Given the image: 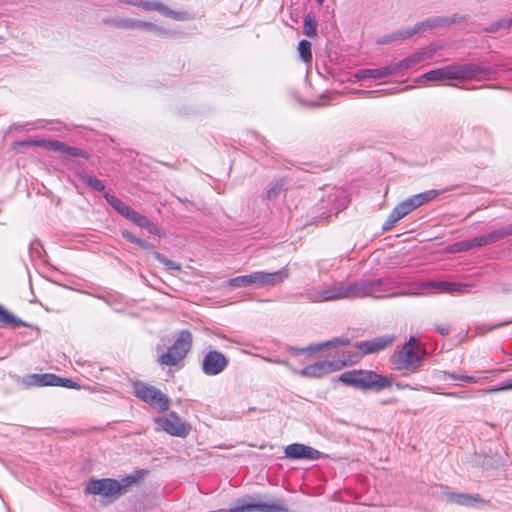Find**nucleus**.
I'll return each instance as SVG.
<instances>
[{
  "instance_id": "39",
  "label": "nucleus",
  "mask_w": 512,
  "mask_h": 512,
  "mask_svg": "<svg viewBox=\"0 0 512 512\" xmlns=\"http://www.w3.org/2000/svg\"><path fill=\"white\" fill-rule=\"evenodd\" d=\"M443 375H444L443 376L444 380L450 379V380H455V381H463L466 383H476L477 382V378L473 377V376L459 375V374L449 373V372H444Z\"/></svg>"
},
{
  "instance_id": "63",
  "label": "nucleus",
  "mask_w": 512,
  "mask_h": 512,
  "mask_svg": "<svg viewBox=\"0 0 512 512\" xmlns=\"http://www.w3.org/2000/svg\"><path fill=\"white\" fill-rule=\"evenodd\" d=\"M447 395H448V396H454V395H455V393H448Z\"/></svg>"
},
{
  "instance_id": "48",
  "label": "nucleus",
  "mask_w": 512,
  "mask_h": 512,
  "mask_svg": "<svg viewBox=\"0 0 512 512\" xmlns=\"http://www.w3.org/2000/svg\"><path fill=\"white\" fill-rule=\"evenodd\" d=\"M62 153L65 155H68L70 157L84 156L83 152L80 149H78L76 147L68 146L66 144H64Z\"/></svg>"
},
{
  "instance_id": "9",
  "label": "nucleus",
  "mask_w": 512,
  "mask_h": 512,
  "mask_svg": "<svg viewBox=\"0 0 512 512\" xmlns=\"http://www.w3.org/2000/svg\"><path fill=\"white\" fill-rule=\"evenodd\" d=\"M135 396L160 412L169 409L170 400L166 394L152 385L136 381L132 385Z\"/></svg>"
},
{
  "instance_id": "42",
  "label": "nucleus",
  "mask_w": 512,
  "mask_h": 512,
  "mask_svg": "<svg viewBox=\"0 0 512 512\" xmlns=\"http://www.w3.org/2000/svg\"><path fill=\"white\" fill-rule=\"evenodd\" d=\"M398 43H401L415 35L413 26L406 27L395 31Z\"/></svg>"
},
{
  "instance_id": "45",
  "label": "nucleus",
  "mask_w": 512,
  "mask_h": 512,
  "mask_svg": "<svg viewBox=\"0 0 512 512\" xmlns=\"http://www.w3.org/2000/svg\"><path fill=\"white\" fill-rule=\"evenodd\" d=\"M468 244H469V249H473V248H477V247H482V246H485V245H488L487 244V239L485 237V235H482V236H479V237H475L471 240H468Z\"/></svg>"
},
{
  "instance_id": "2",
  "label": "nucleus",
  "mask_w": 512,
  "mask_h": 512,
  "mask_svg": "<svg viewBox=\"0 0 512 512\" xmlns=\"http://www.w3.org/2000/svg\"><path fill=\"white\" fill-rule=\"evenodd\" d=\"M482 66H441L424 73L415 80L419 86L428 83L449 84L452 80H463L474 77Z\"/></svg>"
},
{
  "instance_id": "57",
  "label": "nucleus",
  "mask_w": 512,
  "mask_h": 512,
  "mask_svg": "<svg viewBox=\"0 0 512 512\" xmlns=\"http://www.w3.org/2000/svg\"><path fill=\"white\" fill-rule=\"evenodd\" d=\"M437 331L441 335L445 336V335H447L449 333V327L448 326H439V327H437Z\"/></svg>"
},
{
  "instance_id": "62",
  "label": "nucleus",
  "mask_w": 512,
  "mask_h": 512,
  "mask_svg": "<svg viewBox=\"0 0 512 512\" xmlns=\"http://www.w3.org/2000/svg\"><path fill=\"white\" fill-rule=\"evenodd\" d=\"M325 0H316L317 4L322 5Z\"/></svg>"
},
{
  "instance_id": "37",
  "label": "nucleus",
  "mask_w": 512,
  "mask_h": 512,
  "mask_svg": "<svg viewBox=\"0 0 512 512\" xmlns=\"http://www.w3.org/2000/svg\"><path fill=\"white\" fill-rule=\"evenodd\" d=\"M298 51L304 62H309L312 58L311 43L307 40H301L298 44Z\"/></svg>"
},
{
  "instance_id": "17",
  "label": "nucleus",
  "mask_w": 512,
  "mask_h": 512,
  "mask_svg": "<svg viewBox=\"0 0 512 512\" xmlns=\"http://www.w3.org/2000/svg\"><path fill=\"white\" fill-rule=\"evenodd\" d=\"M229 359L217 350H210L204 356L201 364L205 375L215 376L222 373L228 366Z\"/></svg>"
},
{
  "instance_id": "28",
  "label": "nucleus",
  "mask_w": 512,
  "mask_h": 512,
  "mask_svg": "<svg viewBox=\"0 0 512 512\" xmlns=\"http://www.w3.org/2000/svg\"><path fill=\"white\" fill-rule=\"evenodd\" d=\"M0 324L3 326L20 327L27 324L20 318L15 317L2 305H0Z\"/></svg>"
},
{
  "instance_id": "36",
  "label": "nucleus",
  "mask_w": 512,
  "mask_h": 512,
  "mask_svg": "<svg viewBox=\"0 0 512 512\" xmlns=\"http://www.w3.org/2000/svg\"><path fill=\"white\" fill-rule=\"evenodd\" d=\"M317 22L311 16L306 15L304 18L303 32L308 37L316 36Z\"/></svg>"
},
{
  "instance_id": "13",
  "label": "nucleus",
  "mask_w": 512,
  "mask_h": 512,
  "mask_svg": "<svg viewBox=\"0 0 512 512\" xmlns=\"http://www.w3.org/2000/svg\"><path fill=\"white\" fill-rule=\"evenodd\" d=\"M154 422L167 434L175 437L185 438L191 431V426L174 411L166 416L156 417Z\"/></svg>"
},
{
  "instance_id": "1",
  "label": "nucleus",
  "mask_w": 512,
  "mask_h": 512,
  "mask_svg": "<svg viewBox=\"0 0 512 512\" xmlns=\"http://www.w3.org/2000/svg\"><path fill=\"white\" fill-rule=\"evenodd\" d=\"M401 66H383L376 69H364L359 72L352 73L346 67L342 66H308L306 70V78L309 83L318 82L319 80H333L340 83L346 81L357 82L362 84L371 80H380L389 74L398 70Z\"/></svg>"
},
{
  "instance_id": "61",
  "label": "nucleus",
  "mask_w": 512,
  "mask_h": 512,
  "mask_svg": "<svg viewBox=\"0 0 512 512\" xmlns=\"http://www.w3.org/2000/svg\"><path fill=\"white\" fill-rule=\"evenodd\" d=\"M399 388H411L409 385L397 384Z\"/></svg>"
},
{
  "instance_id": "56",
  "label": "nucleus",
  "mask_w": 512,
  "mask_h": 512,
  "mask_svg": "<svg viewBox=\"0 0 512 512\" xmlns=\"http://www.w3.org/2000/svg\"><path fill=\"white\" fill-rule=\"evenodd\" d=\"M127 211H128V212H126V214L124 215V217H125L126 219H128L129 221H131V219H132L134 216H136L137 211H136V210H134L132 207H130Z\"/></svg>"
},
{
  "instance_id": "3",
  "label": "nucleus",
  "mask_w": 512,
  "mask_h": 512,
  "mask_svg": "<svg viewBox=\"0 0 512 512\" xmlns=\"http://www.w3.org/2000/svg\"><path fill=\"white\" fill-rule=\"evenodd\" d=\"M289 507L285 500L271 498L263 495H246L237 500L236 506L228 511L219 512H288Z\"/></svg>"
},
{
  "instance_id": "40",
  "label": "nucleus",
  "mask_w": 512,
  "mask_h": 512,
  "mask_svg": "<svg viewBox=\"0 0 512 512\" xmlns=\"http://www.w3.org/2000/svg\"><path fill=\"white\" fill-rule=\"evenodd\" d=\"M509 27H511L510 19H500V20H497L496 22L492 23L488 27L484 28L483 31H485L487 33H495L498 30H500L501 28H509Z\"/></svg>"
},
{
  "instance_id": "46",
  "label": "nucleus",
  "mask_w": 512,
  "mask_h": 512,
  "mask_svg": "<svg viewBox=\"0 0 512 512\" xmlns=\"http://www.w3.org/2000/svg\"><path fill=\"white\" fill-rule=\"evenodd\" d=\"M469 249L468 240H463L452 244L449 248L450 252H463Z\"/></svg>"
},
{
  "instance_id": "6",
  "label": "nucleus",
  "mask_w": 512,
  "mask_h": 512,
  "mask_svg": "<svg viewBox=\"0 0 512 512\" xmlns=\"http://www.w3.org/2000/svg\"><path fill=\"white\" fill-rule=\"evenodd\" d=\"M425 356L414 337H410L403 347L392 355V363L397 370L416 373Z\"/></svg>"
},
{
  "instance_id": "15",
  "label": "nucleus",
  "mask_w": 512,
  "mask_h": 512,
  "mask_svg": "<svg viewBox=\"0 0 512 512\" xmlns=\"http://www.w3.org/2000/svg\"><path fill=\"white\" fill-rule=\"evenodd\" d=\"M119 4L137 7L144 11H157L165 17L181 20L182 13L176 12L160 1L151 0H116Z\"/></svg>"
},
{
  "instance_id": "8",
  "label": "nucleus",
  "mask_w": 512,
  "mask_h": 512,
  "mask_svg": "<svg viewBox=\"0 0 512 512\" xmlns=\"http://www.w3.org/2000/svg\"><path fill=\"white\" fill-rule=\"evenodd\" d=\"M192 347V334L188 330H181L168 350L159 356L161 365L174 366L183 360Z\"/></svg>"
},
{
  "instance_id": "54",
  "label": "nucleus",
  "mask_w": 512,
  "mask_h": 512,
  "mask_svg": "<svg viewBox=\"0 0 512 512\" xmlns=\"http://www.w3.org/2000/svg\"><path fill=\"white\" fill-rule=\"evenodd\" d=\"M137 245H139L142 249H145V250H153L154 249L153 244L149 243L148 241L142 240L140 238L137 242Z\"/></svg>"
},
{
  "instance_id": "59",
  "label": "nucleus",
  "mask_w": 512,
  "mask_h": 512,
  "mask_svg": "<svg viewBox=\"0 0 512 512\" xmlns=\"http://www.w3.org/2000/svg\"><path fill=\"white\" fill-rule=\"evenodd\" d=\"M141 216H142V214H140V213H138V212H137V213H136V216H134V217L131 219V222H132V223H134L135 225H137Z\"/></svg>"
},
{
  "instance_id": "51",
  "label": "nucleus",
  "mask_w": 512,
  "mask_h": 512,
  "mask_svg": "<svg viewBox=\"0 0 512 512\" xmlns=\"http://www.w3.org/2000/svg\"><path fill=\"white\" fill-rule=\"evenodd\" d=\"M263 360L266 362H269V363L283 365V366L287 367L288 369H290L291 371H292V369H294V367H292L290 365V363L286 360H281L279 358H270V357H263Z\"/></svg>"
},
{
  "instance_id": "22",
  "label": "nucleus",
  "mask_w": 512,
  "mask_h": 512,
  "mask_svg": "<svg viewBox=\"0 0 512 512\" xmlns=\"http://www.w3.org/2000/svg\"><path fill=\"white\" fill-rule=\"evenodd\" d=\"M440 48L441 46L438 44H429L426 47L413 52L408 57L401 60L398 64H417L419 62L430 60L436 55Z\"/></svg>"
},
{
  "instance_id": "34",
  "label": "nucleus",
  "mask_w": 512,
  "mask_h": 512,
  "mask_svg": "<svg viewBox=\"0 0 512 512\" xmlns=\"http://www.w3.org/2000/svg\"><path fill=\"white\" fill-rule=\"evenodd\" d=\"M77 175L85 184L94 190L103 191L105 189L104 183L97 179L95 176L88 175L85 172H78Z\"/></svg>"
},
{
  "instance_id": "10",
  "label": "nucleus",
  "mask_w": 512,
  "mask_h": 512,
  "mask_svg": "<svg viewBox=\"0 0 512 512\" xmlns=\"http://www.w3.org/2000/svg\"><path fill=\"white\" fill-rule=\"evenodd\" d=\"M348 202V195L343 188L327 187L323 191L318 206L320 210H323L322 215L328 218L345 209Z\"/></svg>"
},
{
  "instance_id": "64",
  "label": "nucleus",
  "mask_w": 512,
  "mask_h": 512,
  "mask_svg": "<svg viewBox=\"0 0 512 512\" xmlns=\"http://www.w3.org/2000/svg\"><path fill=\"white\" fill-rule=\"evenodd\" d=\"M510 25L512 26V18H510Z\"/></svg>"
},
{
  "instance_id": "43",
  "label": "nucleus",
  "mask_w": 512,
  "mask_h": 512,
  "mask_svg": "<svg viewBox=\"0 0 512 512\" xmlns=\"http://www.w3.org/2000/svg\"><path fill=\"white\" fill-rule=\"evenodd\" d=\"M376 43L378 45H385V44H390V43H398L395 31L391 32V33H387V34L381 35L380 37L377 38Z\"/></svg>"
},
{
  "instance_id": "20",
  "label": "nucleus",
  "mask_w": 512,
  "mask_h": 512,
  "mask_svg": "<svg viewBox=\"0 0 512 512\" xmlns=\"http://www.w3.org/2000/svg\"><path fill=\"white\" fill-rule=\"evenodd\" d=\"M393 341H394V336L387 334V335L375 337L370 340L357 342L355 344V347L362 354H372V353H377L381 350H384L388 346L392 345Z\"/></svg>"
},
{
  "instance_id": "30",
  "label": "nucleus",
  "mask_w": 512,
  "mask_h": 512,
  "mask_svg": "<svg viewBox=\"0 0 512 512\" xmlns=\"http://www.w3.org/2000/svg\"><path fill=\"white\" fill-rule=\"evenodd\" d=\"M136 29L152 32L159 37H164L171 34V31L164 27L158 26L157 24H154L152 22H146L141 20H137Z\"/></svg>"
},
{
  "instance_id": "31",
  "label": "nucleus",
  "mask_w": 512,
  "mask_h": 512,
  "mask_svg": "<svg viewBox=\"0 0 512 512\" xmlns=\"http://www.w3.org/2000/svg\"><path fill=\"white\" fill-rule=\"evenodd\" d=\"M104 198L107 201V203L123 217L126 214V212H128L127 210L130 208L129 205H127L122 200L108 192L104 193Z\"/></svg>"
},
{
  "instance_id": "27",
  "label": "nucleus",
  "mask_w": 512,
  "mask_h": 512,
  "mask_svg": "<svg viewBox=\"0 0 512 512\" xmlns=\"http://www.w3.org/2000/svg\"><path fill=\"white\" fill-rule=\"evenodd\" d=\"M20 146H42L62 153L64 143L58 140H27L18 143Z\"/></svg>"
},
{
  "instance_id": "53",
  "label": "nucleus",
  "mask_w": 512,
  "mask_h": 512,
  "mask_svg": "<svg viewBox=\"0 0 512 512\" xmlns=\"http://www.w3.org/2000/svg\"><path fill=\"white\" fill-rule=\"evenodd\" d=\"M122 236L127 239L128 241L132 242V243H135L137 244L139 238L135 237L133 235V233H131L130 231H127V230H124L122 231Z\"/></svg>"
},
{
  "instance_id": "18",
  "label": "nucleus",
  "mask_w": 512,
  "mask_h": 512,
  "mask_svg": "<svg viewBox=\"0 0 512 512\" xmlns=\"http://www.w3.org/2000/svg\"><path fill=\"white\" fill-rule=\"evenodd\" d=\"M374 285V299H383L400 296H411L415 293L409 291L395 292L394 289L397 287V283L390 277L373 279Z\"/></svg>"
},
{
  "instance_id": "5",
  "label": "nucleus",
  "mask_w": 512,
  "mask_h": 512,
  "mask_svg": "<svg viewBox=\"0 0 512 512\" xmlns=\"http://www.w3.org/2000/svg\"><path fill=\"white\" fill-rule=\"evenodd\" d=\"M339 381L357 389L382 390L391 386L389 378L373 371L351 370L342 373Z\"/></svg>"
},
{
  "instance_id": "33",
  "label": "nucleus",
  "mask_w": 512,
  "mask_h": 512,
  "mask_svg": "<svg viewBox=\"0 0 512 512\" xmlns=\"http://www.w3.org/2000/svg\"><path fill=\"white\" fill-rule=\"evenodd\" d=\"M137 226L140 228L146 229L150 234H153V235H156L159 237L164 235L162 229L157 224L150 221L145 215H142L140 217Z\"/></svg>"
},
{
  "instance_id": "19",
  "label": "nucleus",
  "mask_w": 512,
  "mask_h": 512,
  "mask_svg": "<svg viewBox=\"0 0 512 512\" xmlns=\"http://www.w3.org/2000/svg\"><path fill=\"white\" fill-rule=\"evenodd\" d=\"M285 456L289 459L318 460L324 456L319 450L301 443H293L286 446Z\"/></svg>"
},
{
  "instance_id": "14",
  "label": "nucleus",
  "mask_w": 512,
  "mask_h": 512,
  "mask_svg": "<svg viewBox=\"0 0 512 512\" xmlns=\"http://www.w3.org/2000/svg\"><path fill=\"white\" fill-rule=\"evenodd\" d=\"M348 364L347 360L319 361L304 367L303 369H292V372L303 377L320 378L328 373L340 370Z\"/></svg>"
},
{
  "instance_id": "44",
  "label": "nucleus",
  "mask_w": 512,
  "mask_h": 512,
  "mask_svg": "<svg viewBox=\"0 0 512 512\" xmlns=\"http://www.w3.org/2000/svg\"><path fill=\"white\" fill-rule=\"evenodd\" d=\"M485 237L487 239V244L488 245L496 243V242L504 239L503 236H502L500 228L485 234Z\"/></svg>"
},
{
  "instance_id": "26",
  "label": "nucleus",
  "mask_w": 512,
  "mask_h": 512,
  "mask_svg": "<svg viewBox=\"0 0 512 512\" xmlns=\"http://www.w3.org/2000/svg\"><path fill=\"white\" fill-rule=\"evenodd\" d=\"M432 21V26L434 29L444 28L451 26L456 23H460L466 20V16H461L459 14H453L451 16H434L430 17Z\"/></svg>"
},
{
  "instance_id": "32",
  "label": "nucleus",
  "mask_w": 512,
  "mask_h": 512,
  "mask_svg": "<svg viewBox=\"0 0 512 512\" xmlns=\"http://www.w3.org/2000/svg\"><path fill=\"white\" fill-rule=\"evenodd\" d=\"M33 379L38 386H58L59 381H61V377L51 373L34 375Z\"/></svg>"
},
{
  "instance_id": "49",
  "label": "nucleus",
  "mask_w": 512,
  "mask_h": 512,
  "mask_svg": "<svg viewBox=\"0 0 512 512\" xmlns=\"http://www.w3.org/2000/svg\"><path fill=\"white\" fill-rule=\"evenodd\" d=\"M364 280V288H365V298L371 297L374 295V285L372 278H363Z\"/></svg>"
},
{
  "instance_id": "25",
  "label": "nucleus",
  "mask_w": 512,
  "mask_h": 512,
  "mask_svg": "<svg viewBox=\"0 0 512 512\" xmlns=\"http://www.w3.org/2000/svg\"><path fill=\"white\" fill-rule=\"evenodd\" d=\"M345 299L365 298L364 280L344 283Z\"/></svg>"
},
{
  "instance_id": "52",
  "label": "nucleus",
  "mask_w": 512,
  "mask_h": 512,
  "mask_svg": "<svg viewBox=\"0 0 512 512\" xmlns=\"http://www.w3.org/2000/svg\"><path fill=\"white\" fill-rule=\"evenodd\" d=\"M504 390H512V378L503 382L500 386L493 388L492 392L504 391Z\"/></svg>"
},
{
  "instance_id": "41",
  "label": "nucleus",
  "mask_w": 512,
  "mask_h": 512,
  "mask_svg": "<svg viewBox=\"0 0 512 512\" xmlns=\"http://www.w3.org/2000/svg\"><path fill=\"white\" fill-rule=\"evenodd\" d=\"M413 29H414V32H415V35H418V34H423L429 30H432L434 29L433 26H432V21H431V18H427L423 21H420V22H417L414 26H413Z\"/></svg>"
},
{
  "instance_id": "58",
  "label": "nucleus",
  "mask_w": 512,
  "mask_h": 512,
  "mask_svg": "<svg viewBox=\"0 0 512 512\" xmlns=\"http://www.w3.org/2000/svg\"><path fill=\"white\" fill-rule=\"evenodd\" d=\"M141 216H142V214H140V213H138V212H137V213H136V216H134V217L131 219V222H132V223H134L135 225H137Z\"/></svg>"
},
{
  "instance_id": "24",
  "label": "nucleus",
  "mask_w": 512,
  "mask_h": 512,
  "mask_svg": "<svg viewBox=\"0 0 512 512\" xmlns=\"http://www.w3.org/2000/svg\"><path fill=\"white\" fill-rule=\"evenodd\" d=\"M146 472L144 470H136L133 474L127 475L123 477L121 480H116V486L119 488L118 495L119 497L126 494L129 489L138 484L145 476Z\"/></svg>"
},
{
  "instance_id": "29",
  "label": "nucleus",
  "mask_w": 512,
  "mask_h": 512,
  "mask_svg": "<svg viewBox=\"0 0 512 512\" xmlns=\"http://www.w3.org/2000/svg\"><path fill=\"white\" fill-rule=\"evenodd\" d=\"M103 23L118 29H136L137 26V20L131 18H109L104 19Z\"/></svg>"
},
{
  "instance_id": "47",
  "label": "nucleus",
  "mask_w": 512,
  "mask_h": 512,
  "mask_svg": "<svg viewBox=\"0 0 512 512\" xmlns=\"http://www.w3.org/2000/svg\"><path fill=\"white\" fill-rule=\"evenodd\" d=\"M508 322H506L507 324ZM503 325H505V323H501V324H498V325H494V326H491V325H487V324H482V325H478L475 327V332L478 334V335H484L486 334L487 332L489 331H492L493 329L495 328H498V327H502Z\"/></svg>"
},
{
  "instance_id": "23",
  "label": "nucleus",
  "mask_w": 512,
  "mask_h": 512,
  "mask_svg": "<svg viewBox=\"0 0 512 512\" xmlns=\"http://www.w3.org/2000/svg\"><path fill=\"white\" fill-rule=\"evenodd\" d=\"M444 495L448 502L461 506H474L483 502L482 498L477 494L446 492Z\"/></svg>"
},
{
  "instance_id": "21",
  "label": "nucleus",
  "mask_w": 512,
  "mask_h": 512,
  "mask_svg": "<svg viewBox=\"0 0 512 512\" xmlns=\"http://www.w3.org/2000/svg\"><path fill=\"white\" fill-rule=\"evenodd\" d=\"M349 344L348 339L344 338H334L332 340H328L326 342L316 344V345H310L304 348H297L294 346H287L286 350L291 354H300V353H306V352H318L325 348H332L337 346H347Z\"/></svg>"
},
{
  "instance_id": "7",
  "label": "nucleus",
  "mask_w": 512,
  "mask_h": 512,
  "mask_svg": "<svg viewBox=\"0 0 512 512\" xmlns=\"http://www.w3.org/2000/svg\"><path fill=\"white\" fill-rule=\"evenodd\" d=\"M437 195V190H429L402 201L390 212L388 218L383 223L382 229L384 231L390 230L399 220L421 205L433 200Z\"/></svg>"
},
{
  "instance_id": "4",
  "label": "nucleus",
  "mask_w": 512,
  "mask_h": 512,
  "mask_svg": "<svg viewBox=\"0 0 512 512\" xmlns=\"http://www.w3.org/2000/svg\"><path fill=\"white\" fill-rule=\"evenodd\" d=\"M289 276L287 268H282L274 272L256 271L248 275L237 276L228 280L231 287H253L263 288L276 286L282 283Z\"/></svg>"
},
{
  "instance_id": "11",
  "label": "nucleus",
  "mask_w": 512,
  "mask_h": 512,
  "mask_svg": "<svg viewBox=\"0 0 512 512\" xmlns=\"http://www.w3.org/2000/svg\"><path fill=\"white\" fill-rule=\"evenodd\" d=\"M303 295L314 303L345 299L344 283L323 284L317 288L306 290Z\"/></svg>"
},
{
  "instance_id": "50",
  "label": "nucleus",
  "mask_w": 512,
  "mask_h": 512,
  "mask_svg": "<svg viewBox=\"0 0 512 512\" xmlns=\"http://www.w3.org/2000/svg\"><path fill=\"white\" fill-rule=\"evenodd\" d=\"M58 386L65 387V388H73V389L80 388V385L77 384L76 382H74L73 380L68 379V378H62V377H61V381H59Z\"/></svg>"
},
{
  "instance_id": "60",
  "label": "nucleus",
  "mask_w": 512,
  "mask_h": 512,
  "mask_svg": "<svg viewBox=\"0 0 512 512\" xmlns=\"http://www.w3.org/2000/svg\"><path fill=\"white\" fill-rule=\"evenodd\" d=\"M325 97H321L320 101L319 102H315L314 105H317V106H324L327 104V102L324 100Z\"/></svg>"
},
{
  "instance_id": "35",
  "label": "nucleus",
  "mask_w": 512,
  "mask_h": 512,
  "mask_svg": "<svg viewBox=\"0 0 512 512\" xmlns=\"http://www.w3.org/2000/svg\"><path fill=\"white\" fill-rule=\"evenodd\" d=\"M284 190V182L283 180H276L272 182L269 185V188L267 189L265 193V199L266 200H274L278 198V196L282 193Z\"/></svg>"
},
{
  "instance_id": "16",
  "label": "nucleus",
  "mask_w": 512,
  "mask_h": 512,
  "mask_svg": "<svg viewBox=\"0 0 512 512\" xmlns=\"http://www.w3.org/2000/svg\"><path fill=\"white\" fill-rule=\"evenodd\" d=\"M119 487L116 486V479L103 478L90 480L86 487L85 493L92 495H100L104 498L115 500L119 497L117 490Z\"/></svg>"
},
{
  "instance_id": "38",
  "label": "nucleus",
  "mask_w": 512,
  "mask_h": 512,
  "mask_svg": "<svg viewBox=\"0 0 512 512\" xmlns=\"http://www.w3.org/2000/svg\"><path fill=\"white\" fill-rule=\"evenodd\" d=\"M154 257L162 263L168 270H180L181 265L168 259L165 255L160 252L154 251Z\"/></svg>"
},
{
  "instance_id": "55",
  "label": "nucleus",
  "mask_w": 512,
  "mask_h": 512,
  "mask_svg": "<svg viewBox=\"0 0 512 512\" xmlns=\"http://www.w3.org/2000/svg\"><path fill=\"white\" fill-rule=\"evenodd\" d=\"M503 238L511 236L512 235V223L500 228Z\"/></svg>"
},
{
  "instance_id": "12",
  "label": "nucleus",
  "mask_w": 512,
  "mask_h": 512,
  "mask_svg": "<svg viewBox=\"0 0 512 512\" xmlns=\"http://www.w3.org/2000/svg\"><path fill=\"white\" fill-rule=\"evenodd\" d=\"M473 285L463 282L450 281H427L419 285V291L414 295L423 294L430 289H436L441 293H447L453 296L464 295L472 292Z\"/></svg>"
}]
</instances>
